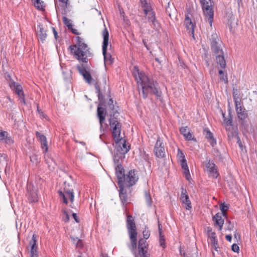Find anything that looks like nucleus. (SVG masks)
Instances as JSON below:
<instances>
[{"instance_id":"obj_53","label":"nucleus","mask_w":257,"mask_h":257,"mask_svg":"<svg viewBox=\"0 0 257 257\" xmlns=\"http://www.w3.org/2000/svg\"><path fill=\"white\" fill-rule=\"evenodd\" d=\"M5 141V143L8 144H11L13 143V140L12 139V138L10 137H6L5 139L4 140Z\"/></svg>"},{"instance_id":"obj_50","label":"nucleus","mask_w":257,"mask_h":257,"mask_svg":"<svg viewBox=\"0 0 257 257\" xmlns=\"http://www.w3.org/2000/svg\"><path fill=\"white\" fill-rule=\"evenodd\" d=\"M146 243V241L145 239L141 238L139 240V244H138L139 246L138 247H146V245H145Z\"/></svg>"},{"instance_id":"obj_52","label":"nucleus","mask_w":257,"mask_h":257,"mask_svg":"<svg viewBox=\"0 0 257 257\" xmlns=\"http://www.w3.org/2000/svg\"><path fill=\"white\" fill-rule=\"evenodd\" d=\"M239 246L236 243H233L231 245V249L234 252H238L239 250Z\"/></svg>"},{"instance_id":"obj_54","label":"nucleus","mask_w":257,"mask_h":257,"mask_svg":"<svg viewBox=\"0 0 257 257\" xmlns=\"http://www.w3.org/2000/svg\"><path fill=\"white\" fill-rule=\"evenodd\" d=\"M30 160H31V161L33 162V163H37L38 161V157L37 156L35 155H32V156H30Z\"/></svg>"},{"instance_id":"obj_27","label":"nucleus","mask_w":257,"mask_h":257,"mask_svg":"<svg viewBox=\"0 0 257 257\" xmlns=\"http://www.w3.org/2000/svg\"><path fill=\"white\" fill-rule=\"evenodd\" d=\"M37 35L39 38L41 39V41L43 43L45 41L47 37V34L45 31L44 30L43 25L39 24L37 26Z\"/></svg>"},{"instance_id":"obj_30","label":"nucleus","mask_w":257,"mask_h":257,"mask_svg":"<svg viewBox=\"0 0 257 257\" xmlns=\"http://www.w3.org/2000/svg\"><path fill=\"white\" fill-rule=\"evenodd\" d=\"M119 113L118 112L109 113L108 114L110 116V118L109 119V124L110 126H113L116 123H120L118 121L117 117L119 115Z\"/></svg>"},{"instance_id":"obj_13","label":"nucleus","mask_w":257,"mask_h":257,"mask_svg":"<svg viewBox=\"0 0 257 257\" xmlns=\"http://www.w3.org/2000/svg\"><path fill=\"white\" fill-rule=\"evenodd\" d=\"M112 128V136L115 140V142L116 144H118V143H121V141L123 140L122 138H120V131L121 124L120 123H116L113 126H111Z\"/></svg>"},{"instance_id":"obj_44","label":"nucleus","mask_w":257,"mask_h":257,"mask_svg":"<svg viewBox=\"0 0 257 257\" xmlns=\"http://www.w3.org/2000/svg\"><path fill=\"white\" fill-rule=\"evenodd\" d=\"M210 40L211 41V46H212L213 43H215V44H216L218 43L217 40H219V39L216 34H213Z\"/></svg>"},{"instance_id":"obj_2","label":"nucleus","mask_w":257,"mask_h":257,"mask_svg":"<svg viewBox=\"0 0 257 257\" xmlns=\"http://www.w3.org/2000/svg\"><path fill=\"white\" fill-rule=\"evenodd\" d=\"M76 44L70 46L69 49L76 59L83 63H87V57L91 55L89 48L81 37H76Z\"/></svg>"},{"instance_id":"obj_15","label":"nucleus","mask_w":257,"mask_h":257,"mask_svg":"<svg viewBox=\"0 0 257 257\" xmlns=\"http://www.w3.org/2000/svg\"><path fill=\"white\" fill-rule=\"evenodd\" d=\"M29 193V200L31 203H34L38 201L37 189L31 185L27 187Z\"/></svg>"},{"instance_id":"obj_12","label":"nucleus","mask_w":257,"mask_h":257,"mask_svg":"<svg viewBox=\"0 0 257 257\" xmlns=\"http://www.w3.org/2000/svg\"><path fill=\"white\" fill-rule=\"evenodd\" d=\"M235 104L238 118L241 120H244L248 116L247 111L240 106V102L236 100H235Z\"/></svg>"},{"instance_id":"obj_48","label":"nucleus","mask_w":257,"mask_h":257,"mask_svg":"<svg viewBox=\"0 0 257 257\" xmlns=\"http://www.w3.org/2000/svg\"><path fill=\"white\" fill-rule=\"evenodd\" d=\"M159 237H160V245L164 248L165 247V240L164 235H163L162 234H159Z\"/></svg>"},{"instance_id":"obj_3","label":"nucleus","mask_w":257,"mask_h":257,"mask_svg":"<svg viewBox=\"0 0 257 257\" xmlns=\"http://www.w3.org/2000/svg\"><path fill=\"white\" fill-rule=\"evenodd\" d=\"M126 227L131 240L129 248L135 256L137 247V232L136 223L131 215H128L126 219Z\"/></svg>"},{"instance_id":"obj_7","label":"nucleus","mask_w":257,"mask_h":257,"mask_svg":"<svg viewBox=\"0 0 257 257\" xmlns=\"http://www.w3.org/2000/svg\"><path fill=\"white\" fill-rule=\"evenodd\" d=\"M124 179V181L122 180L121 185L129 188L136 184L139 178L136 173V171L135 170H131L127 174L125 175Z\"/></svg>"},{"instance_id":"obj_51","label":"nucleus","mask_w":257,"mask_h":257,"mask_svg":"<svg viewBox=\"0 0 257 257\" xmlns=\"http://www.w3.org/2000/svg\"><path fill=\"white\" fill-rule=\"evenodd\" d=\"M8 135L7 132L0 131V140H4Z\"/></svg>"},{"instance_id":"obj_16","label":"nucleus","mask_w":257,"mask_h":257,"mask_svg":"<svg viewBox=\"0 0 257 257\" xmlns=\"http://www.w3.org/2000/svg\"><path fill=\"white\" fill-rule=\"evenodd\" d=\"M115 173L118 179V185L121 184L122 180L124 181V169L121 164H118L115 167Z\"/></svg>"},{"instance_id":"obj_24","label":"nucleus","mask_w":257,"mask_h":257,"mask_svg":"<svg viewBox=\"0 0 257 257\" xmlns=\"http://www.w3.org/2000/svg\"><path fill=\"white\" fill-rule=\"evenodd\" d=\"M180 132L186 140L197 142L196 139L193 137L192 134L190 132L187 131V126L181 127L180 128Z\"/></svg>"},{"instance_id":"obj_58","label":"nucleus","mask_w":257,"mask_h":257,"mask_svg":"<svg viewBox=\"0 0 257 257\" xmlns=\"http://www.w3.org/2000/svg\"><path fill=\"white\" fill-rule=\"evenodd\" d=\"M235 129V128L233 126V125L226 126V130L228 133L229 132H231L232 130H234Z\"/></svg>"},{"instance_id":"obj_18","label":"nucleus","mask_w":257,"mask_h":257,"mask_svg":"<svg viewBox=\"0 0 257 257\" xmlns=\"http://www.w3.org/2000/svg\"><path fill=\"white\" fill-rule=\"evenodd\" d=\"M118 146L115 148L117 151H119L124 154H126L130 150L131 146L128 143H126L125 140L123 139L121 143L117 144Z\"/></svg>"},{"instance_id":"obj_22","label":"nucleus","mask_w":257,"mask_h":257,"mask_svg":"<svg viewBox=\"0 0 257 257\" xmlns=\"http://www.w3.org/2000/svg\"><path fill=\"white\" fill-rule=\"evenodd\" d=\"M125 158V154L119 152L117 151L116 149H114L113 155V162L114 163L117 165L118 164H121Z\"/></svg>"},{"instance_id":"obj_60","label":"nucleus","mask_w":257,"mask_h":257,"mask_svg":"<svg viewBox=\"0 0 257 257\" xmlns=\"http://www.w3.org/2000/svg\"><path fill=\"white\" fill-rule=\"evenodd\" d=\"M72 217L75 219L76 222L79 223L80 222V220L79 218L77 217V214L75 213H72Z\"/></svg>"},{"instance_id":"obj_57","label":"nucleus","mask_w":257,"mask_h":257,"mask_svg":"<svg viewBox=\"0 0 257 257\" xmlns=\"http://www.w3.org/2000/svg\"><path fill=\"white\" fill-rule=\"evenodd\" d=\"M61 3H63V7L64 8V10H65L69 8V7L70 6V4L68 3V1H66V2H61Z\"/></svg>"},{"instance_id":"obj_19","label":"nucleus","mask_w":257,"mask_h":257,"mask_svg":"<svg viewBox=\"0 0 257 257\" xmlns=\"http://www.w3.org/2000/svg\"><path fill=\"white\" fill-rule=\"evenodd\" d=\"M37 236L35 234H33L31 240L30 241L31 248V257H37Z\"/></svg>"},{"instance_id":"obj_56","label":"nucleus","mask_w":257,"mask_h":257,"mask_svg":"<svg viewBox=\"0 0 257 257\" xmlns=\"http://www.w3.org/2000/svg\"><path fill=\"white\" fill-rule=\"evenodd\" d=\"M143 236L144 239H148L150 236V233L149 231L144 230L143 232Z\"/></svg>"},{"instance_id":"obj_39","label":"nucleus","mask_w":257,"mask_h":257,"mask_svg":"<svg viewBox=\"0 0 257 257\" xmlns=\"http://www.w3.org/2000/svg\"><path fill=\"white\" fill-rule=\"evenodd\" d=\"M62 19L64 24L67 27V28L70 30L72 29L73 27V25L70 23L71 20L68 19L66 17H63Z\"/></svg>"},{"instance_id":"obj_4","label":"nucleus","mask_w":257,"mask_h":257,"mask_svg":"<svg viewBox=\"0 0 257 257\" xmlns=\"http://www.w3.org/2000/svg\"><path fill=\"white\" fill-rule=\"evenodd\" d=\"M95 88L96 90V93L99 101V104L98 105L97 109V115L99 118L100 126L102 127V123L105 120V114L107 112L106 109H104L101 106L105 105L104 97L102 94L100 90V87L98 85V82L95 83Z\"/></svg>"},{"instance_id":"obj_28","label":"nucleus","mask_w":257,"mask_h":257,"mask_svg":"<svg viewBox=\"0 0 257 257\" xmlns=\"http://www.w3.org/2000/svg\"><path fill=\"white\" fill-rule=\"evenodd\" d=\"M181 200L182 203L186 204V209H190L192 208L191 201L189 200V196L185 194V193L183 192V190L182 191L181 195Z\"/></svg>"},{"instance_id":"obj_33","label":"nucleus","mask_w":257,"mask_h":257,"mask_svg":"<svg viewBox=\"0 0 257 257\" xmlns=\"http://www.w3.org/2000/svg\"><path fill=\"white\" fill-rule=\"evenodd\" d=\"M211 48L216 55H221V54L223 53V50L220 48L218 43L216 44H215V43H213V45L211 46Z\"/></svg>"},{"instance_id":"obj_55","label":"nucleus","mask_w":257,"mask_h":257,"mask_svg":"<svg viewBox=\"0 0 257 257\" xmlns=\"http://www.w3.org/2000/svg\"><path fill=\"white\" fill-rule=\"evenodd\" d=\"M64 213L65 215V216L63 218V220L65 222H67L69 220V218H70L68 214L67 213V212L66 211H64Z\"/></svg>"},{"instance_id":"obj_63","label":"nucleus","mask_w":257,"mask_h":257,"mask_svg":"<svg viewBox=\"0 0 257 257\" xmlns=\"http://www.w3.org/2000/svg\"><path fill=\"white\" fill-rule=\"evenodd\" d=\"M52 30H53V34L54 35V37H55V39L57 40L58 37V33H57L56 29L54 27L52 28Z\"/></svg>"},{"instance_id":"obj_34","label":"nucleus","mask_w":257,"mask_h":257,"mask_svg":"<svg viewBox=\"0 0 257 257\" xmlns=\"http://www.w3.org/2000/svg\"><path fill=\"white\" fill-rule=\"evenodd\" d=\"M186 25V28L188 31L189 33H191V35L192 37V38L195 39L194 37V27L195 25L193 24L192 23H185Z\"/></svg>"},{"instance_id":"obj_6","label":"nucleus","mask_w":257,"mask_h":257,"mask_svg":"<svg viewBox=\"0 0 257 257\" xmlns=\"http://www.w3.org/2000/svg\"><path fill=\"white\" fill-rule=\"evenodd\" d=\"M204 15L208 18L209 23L212 25L214 16V11L211 7L210 0H200Z\"/></svg>"},{"instance_id":"obj_32","label":"nucleus","mask_w":257,"mask_h":257,"mask_svg":"<svg viewBox=\"0 0 257 257\" xmlns=\"http://www.w3.org/2000/svg\"><path fill=\"white\" fill-rule=\"evenodd\" d=\"M142 7L143 8L144 12L146 15H147L148 13L152 10V8L150 4L148 3L147 0H140Z\"/></svg>"},{"instance_id":"obj_5","label":"nucleus","mask_w":257,"mask_h":257,"mask_svg":"<svg viewBox=\"0 0 257 257\" xmlns=\"http://www.w3.org/2000/svg\"><path fill=\"white\" fill-rule=\"evenodd\" d=\"M103 43H102V54L104 57V61L105 63L110 64L112 63V59L111 55L109 53H107V49L108 45L109 33L106 28L102 32Z\"/></svg>"},{"instance_id":"obj_21","label":"nucleus","mask_w":257,"mask_h":257,"mask_svg":"<svg viewBox=\"0 0 257 257\" xmlns=\"http://www.w3.org/2000/svg\"><path fill=\"white\" fill-rule=\"evenodd\" d=\"M37 138H38L41 144L42 148L44 150V152H47L48 149L47 146V142L46 137L41 134L40 133L37 132L36 134Z\"/></svg>"},{"instance_id":"obj_23","label":"nucleus","mask_w":257,"mask_h":257,"mask_svg":"<svg viewBox=\"0 0 257 257\" xmlns=\"http://www.w3.org/2000/svg\"><path fill=\"white\" fill-rule=\"evenodd\" d=\"M212 220L214 221V226H218L219 230H221L224 224V219L222 218L221 214L217 213L213 216Z\"/></svg>"},{"instance_id":"obj_35","label":"nucleus","mask_w":257,"mask_h":257,"mask_svg":"<svg viewBox=\"0 0 257 257\" xmlns=\"http://www.w3.org/2000/svg\"><path fill=\"white\" fill-rule=\"evenodd\" d=\"M222 116L223 117V121L226 126L232 125V116L230 115V113L229 112V117L226 118L225 116V114L222 112Z\"/></svg>"},{"instance_id":"obj_1","label":"nucleus","mask_w":257,"mask_h":257,"mask_svg":"<svg viewBox=\"0 0 257 257\" xmlns=\"http://www.w3.org/2000/svg\"><path fill=\"white\" fill-rule=\"evenodd\" d=\"M134 69H136L138 73V77L136 74L134 75L138 82V88L142 89L143 98H147L149 94H154L157 97H161L162 92L158 90V83L151 80L144 73L140 72L136 66Z\"/></svg>"},{"instance_id":"obj_14","label":"nucleus","mask_w":257,"mask_h":257,"mask_svg":"<svg viewBox=\"0 0 257 257\" xmlns=\"http://www.w3.org/2000/svg\"><path fill=\"white\" fill-rule=\"evenodd\" d=\"M171 0H162V4L163 5L167 4L168 6L166 8V12L168 15L170 17L171 19L175 18L177 14V10L175 7L172 5L170 6V3Z\"/></svg>"},{"instance_id":"obj_49","label":"nucleus","mask_w":257,"mask_h":257,"mask_svg":"<svg viewBox=\"0 0 257 257\" xmlns=\"http://www.w3.org/2000/svg\"><path fill=\"white\" fill-rule=\"evenodd\" d=\"M46 161L49 167L51 166L52 168L53 169L55 168V166H56V163L52 159H50L49 160H47Z\"/></svg>"},{"instance_id":"obj_41","label":"nucleus","mask_w":257,"mask_h":257,"mask_svg":"<svg viewBox=\"0 0 257 257\" xmlns=\"http://www.w3.org/2000/svg\"><path fill=\"white\" fill-rule=\"evenodd\" d=\"M237 131L236 129L234 130H232L231 132H229L227 133V136L228 140H230L233 139L234 137L237 136Z\"/></svg>"},{"instance_id":"obj_42","label":"nucleus","mask_w":257,"mask_h":257,"mask_svg":"<svg viewBox=\"0 0 257 257\" xmlns=\"http://www.w3.org/2000/svg\"><path fill=\"white\" fill-rule=\"evenodd\" d=\"M181 155L183 156V159L181 160V166L183 169H187L188 168L187 161L185 159V156L183 153H181Z\"/></svg>"},{"instance_id":"obj_62","label":"nucleus","mask_w":257,"mask_h":257,"mask_svg":"<svg viewBox=\"0 0 257 257\" xmlns=\"http://www.w3.org/2000/svg\"><path fill=\"white\" fill-rule=\"evenodd\" d=\"M207 235H208V236L210 239L216 237V236H215V232H211V233H210L208 234Z\"/></svg>"},{"instance_id":"obj_38","label":"nucleus","mask_w":257,"mask_h":257,"mask_svg":"<svg viewBox=\"0 0 257 257\" xmlns=\"http://www.w3.org/2000/svg\"><path fill=\"white\" fill-rule=\"evenodd\" d=\"M220 209L221 210L222 213H221L222 214L223 216L226 217V213H225V211L227 210L228 208V206L227 205L225 204L224 203H221L220 204Z\"/></svg>"},{"instance_id":"obj_43","label":"nucleus","mask_w":257,"mask_h":257,"mask_svg":"<svg viewBox=\"0 0 257 257\" xmlns=\"http://www.w3.org/2000/svg\"><path fill=\"white\" fill-rule=\"evenodd\" d=\"M226 230L231 231L232 230L234 227L233 223H231L230 220H227L225 224Z\"/></svg>"},{"instance_id":"obj_37","label":"nucleus","mask_w":257,"mask_h":257,"mask_svg":"<svg viewBox=\"0 0 257 257\" xmlns=\"http://www.w3.org/2000/svg\"><path fill=\"white\" fill-rule=\"evenodd\" d=\"M219 74V78L220 80L224 81L225 83H228V78L227 75L224 74V72L222 70H219L218 71Z\"/></svg>"},{"instance_id":"obj_17","label":"nucleus","mask_w":257,"mask_h":257,"mask_svg":"<svg viewBox=\"0 0 257 257\" xmlns=\"http://www.w3.org/2000/svg\"><path fill=\"white\" fill-rule=\"evenodd\" d=\"M105 109L107 114L118 112L119 107L116 102H114L112 98H109L106 106Z\"/></svg>"},{"instance_id":"obj_26","label":"nucleus","mask_w":257,"mask_h":257,"mask_svg":"<svg viewBox=\"0 0 257 257\" xmlns=\"http://www.w3.org/2000/svg\"><path fill=\"white\" fill-rule=\"evenodd\" d=\"M206 167L209 172L212 174L213 177L216 178L218 175V173L216 171V169L215 168V165L214 163L213 162H210V161H209V162L207 163Z\"/></svg>"},{"instance_id":"obj_40","label":"nucleus","mask_w":257,"mask_h":257,"mask_svg":"<svg viewBox=\"0 0 257 257\" xmlns=\"http://www.w3.org/2000/svg\"><path fill=\"white\" fill-rule=\"evenodd\" d=\"M145 199L148 206H151L152 205V200L150 193H148L147 191H146L145 192Z\"/></svg>"},{"instance_id":"obj_8","label":"nucleus","mask_w":257,"mask_h":257,"mask_svg":"<svg viewBox=\"0 0 257 257\" xmlns=\"http://www.w3.org/2000/svg\"><path fill=\"white\" fill-rule=\"evenodd\" d=\"M7 80L10 81L9 85L11 88L14 90L15 93L18 94L20 98L21 99V102L25 103L24 94L22 86L12 80L11 79V76L9 75L7 76Z\"/></svg>"},{"instance_id":"obj_47","label":"nucleus","mask_w":257,"mask_h":257,"mask_svg":"<svg viewBox=\"0 0 257 257\" xmlns=\"http://www.w3.org/2000/svg\"><path fill=\"white\" fill-rule=\"evenodd\" d=\"M183 170H184L183 174H184L185 177L186 178V179L187 180L189 181L190 179H191V176H190V174L189 173V170L188 168L187 169H184Z\"/></svg>"},{"instance_id":"obj_46","label":"nucleus","mask_w":257,"mask_h":257,"mask_svg":"<svg viewBox=\"0 0 257 257\" xmlns=\"http://www.w3.org/2000/svg\"><path fill=\"white\" fill-rule=\"evenodd\" d=\"M8 161V155L6 154L0 153V163L7 162Z\"/></svg>"},{"instance_id":"obj_59","label":"nucleus","mask_w":257,"mask_h":257,"mask_svg":"<svg viewBox=\"0 0 257 257\" xmlns=\"http://www.w3.org/2000/svg\"><path fill=\"white\" fill-rule=\"evenodd\" d=\"M184 23H192L191 19L189 18V17L188 15L185 16V19Z\"/></svg>"},{"instance_id":"obj_31","label":"nucleus","mask_w":257,"mask_h":257,"mask_svg":"<svg viewBox=\"0 0 257 257\" xmlns=\"http://www.w3.org/2000/svg\"><path fill=\"white\" fill-rule=\"evenodd\" d=\"M216 60L217 63L220 66V67L222 69H224L226 66V62L224 59L223 53L221 55H216Z\"/></svg>"},{"instance_id":"obj_29","label":"nucleus","mask_w":257,"mask_h":257,"mask_svg":"<svg viewBox=\"0 0 257 257\" xmlns=\"http://www.w3.org/2000/svg\"><path fill=\"white\" fill-rule=\"evenodd\" d=\"M119 188V197L123 204L126 203L128 200L126 192H124V188L125 186L121 184L118 185Z\"/></svg>"},{"instance_id":"obj_45","label":"nucleus","mask_w":257,"mask_h":257,"mask_svg":"<svg viewBox=\"0 0 257 257\" xmlns=\"http://www.w3.org/2000/svg\"><path fill=\"white\" fill-rule=\"evenodd\" d=\"M146 247H138L139 254L141 257L147 255V251L145 249Z\"/></svg>"},{"instance_id":"obj_20","label":"nucleus","mask_w":257,"mask_h":257,"mask_svg":"<svg viewBox=\"0 0 257 257\" xmlns=\"http://www.w3.org/2000/svg\"><path fill=\"white\" fill-rule=\"evenodd\" d=\"M203 134L210 142V145L212 147H214L216 144V141L213 137V134L210 131L208 128L205 127L203 129Z\"/></svg>"},{"instance_id":"obj_10","label":"nucleus","mask_w":257,"mask_h":257,"mask_svg":"<svg viewBox=\"0 0 257 257\" xmlns=\"http://www.w3.org/2000/svg\"><path fill=\"white\" fill-rule=\"evenodd\" d=\"M154 153L156 157L163 159L166 157V150L163 143L158 138L154 147Z\"/></svg>"},{"instance_id":"obj_64","label":"nucleus","mask_w":257,"mask_h":257,"mask_svg":"<svg viewBox=\"0 0 257 257\" xmlns=\"http://www.w3.org/2000/svg\"><path fill=\"white\" fill-rule=\"evenodd\" d=\"M70 30H71L72 33H73L74 34L77 35H79L80 34V33L78 32V31L76 29H73V27Z\"/></svg>"},{"instance_id":"obj_61","label":"nucleus","mask_w":257,"mask_h":257,"mask_svg":"<svg viewBox=\"0 0 257 257\" xmlns=\"http://www.w3.org/2000/svg\"><path fill=\"white\" fill-rule=\"evenodd\" d=\"M210 241H211V243L212 245L215 244H217V243H218V241H217V239H216V237L210 239Z\"/></svg>"},{"instance_id":"obj_11","label":"nucleus","mask_w":257,"mask_h":257,"mask_svg":"<svg viewBox=\"0 0 257 257\" xmlns=\"http://www.w3.org/2000/svg\"><path fill=\"white\" fill-rule=\"evenodd\" d=\"M58 193L59 194L60 197L62 199L63 203L65 204L68 203L67 198H69L71 203H73L74 201V192L72 189L70 190L67 188L66 186H65L64 188V192H62L61 190H59Z\"/></svg>"},{"instance_id":"obj_9","label":"nucleus","mask_w":257,"mask_h":257,"mask_svg":"<svg viewBox=\"0 0 257 257\" xmlns=\"http://www.w3.org/2000/svg\"><path fill=\"white\" fill-rule=\"evenodd\" d=\"M76 68L79 73L83 77L85 81L89 84H91L92 81H94L88 70V67L86 65L83 64L80 65H78L76 66Z\"/></svg>"},{"instance_id":"obj_36","label":"nucleus","mask_w":257,"mask_h":257,"mask_svg":"<svg viewBox=\"0 0 257 257\" xmlns=\"http://www.w3.org/2000/svg\"><path fill=\"white\" fill-rule=\"evenodd\" d=\"M34 6L38 10H43L44 7H45L44 5V2L41 0H35L34 1Z\"/></svg>"},{"instance_id":"obj_25","label":"nucleus","mask_w":257,"mask_h":257,"mask_svg":"<svg viewBox=\"0 0 257 257\" xmlns=\"http://www.w3.org/2000/svg\"><path fill=\"white\" fill-rule=\"evenodd\" d=\"M147 19L150 23H152L155 28H158L160 27L159 24L156 20L155 14L152 10L150 11L147 15Z\"/></svg>"}]
</instances>
